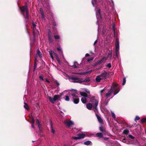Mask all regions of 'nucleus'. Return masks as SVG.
<instances>
[{
  "mask_svg": "<svg viewBox=\"0 0 146 146\" xmlns=\"http://www.w3.org/2000/svg\"><path fill=\"white\" fill-rule=\"evenodd\" d=\"M92 72V70H90L89 71L86 72V74H90Z\"/></svg>",
  "mask_w": 146,
  "mask_h": 146,
  "instance_id": "13d9d810",
  "label": "nucleus"
},
{
  "mask_svg": "<svg viewBox=\"0 0 146 146\" xmlns=\"http://www.w3.org/2000/svg\"><path fill=\"white\" fill-rule=\"evenodd\" d=\"M79 102V98H75L74 99L73 102L76 104H78Z\"/></svg>",
  "mask_w": 146,
  "mask_h": 146,
  "instance_id": "5701e85b",
  "label": "nucleus"
},
{
  "mask_svg": "<svg viewBox=\"0 0 146 146\" xmlns=\"http://www.w3.org/2000/svg\"><path fill=\"white\" fill-rule=\"evenodd\" d=\"M55 82L57 86H59V83L57 82V81H55Z\"/></svg>",
  "mask_w": 146,
  "mask_h": 146,
  "instance_id": "774afa93",
  "label": "nucleus"
},
{
  "mask_svg": "<svg viewBox=\"0 0 146 146\" xmlns=\"http://www.w3.org/2000/svg\"><path fill=\"white\" fill-rule=\"evenodd\" d=\"M115 50H119V40L118 38H116L115 42Z\"/></svg>",
  "mask_w": 146,
  "mask_h": 146,
  "instance_id": "9b49d317",
  "label": "nucleus"
},
{
  "mask_svg": "<svg viewBox=\"0 0 146 146\" xmlns=\"http://www.w3.org/2000/svg\"><path fill=\"white\" fill-rule=\"evenodd\" d=\"M96 0H92V3L93 6H95V4L96 3Z\"/></svg>",
  "mask_w": 146,
  "mask_h": 146,
  "instance_id": "72a5a7b5",
  "label": "nucleus"
},
{
  "mask_svg": "<svg viewBox=\"0 0 146 146\" xmlns=\"http://www.w3.org/2000/svg\"><path fill=\"white\" fill-rule=\"evenodd\" d=\"M141 122L143 123L145 122H146V118H143L141 120Z\"/></svg>",
  "mask_w": 146,
  "mask_h": 146,
  "instance_id": "2f4dec72",
  "label": "nucleus"
},
{
  "mask_svg": "<svg viewBox=\"0 0 146 146\" xmlns=\"http://www.w3.org/2000/svg\"><path fill=\"white\" fill-rule=\"evenodd\" d=\"M37 54L39 56L40 58H42V56H41V55H42L39 49H38L37 50Z\"/></svg>",
  "mask_w": 146,
  "mask_h": 146,
  "instance_id": "a878e982",
  "label": "nucleus"
},
{
  "mask_svg": "<svg viewBox=\"0 0 146 146\" xmlns=\"http://www.w3.org/2000/svg\"><path fill=\"white\" fill-rule=\"evenodd\" d=\"M107 29L106 28H103V29L102 30V33L104 35H106V32Z\"/></svg>",
  "mask_w": 146,
  "mask_h": 146,
  "instance_id": "cd10ccee",
  "label": "nucleus"
},
{
  "mask_svg": "<svg viewBox=\"0 0 146 146\" xmlns=\"http://www.w3.org/2000/svg\"><path fill=\"white\" fill-rule=\"evenodd\" d=\"M91 143V141H87L84 142V143L85 145H89Z\"/></svg>",
  "mask_w": 146,
  "mask_h": 146,
  "instance_id": "7c9ffc66",
  "label": "nucleus"
},
{
  "mask_svg": "<svg viewBox=\"0 0 146 146\" xmlns=\"http://www.w3.org/2000/svg\"><path fill=\"white\" fill-rule=\"evenodd\" d=\"M60 96L59 95H55L54 96L53 98L50 96L48 97V99L52 103H54L57 99L60 98Z\"/></svg>",
  "mask_w": 146,
  "mask_h": 146,
  "instance_id": "423d86ee",
  "label": "nucleus"
},
{
  "mask_svg": "<svg viewBox=\"0 0 146 146\" xmlns=\"http://www.w3.org/2000/svg\"><path fill=\"white\" fill-rule=\"evenodd\" d=\"M81 100L83 104H85L87 102V99L85 98H82Z\"/></svg>",
  "mask_w": 146,
  "mask_h": 146,
  "instance_id": "393cba45",
  "label": "nucleus"
},
{
  "mask_svg": "<svg viewBox=\"0 0 146 146\" xmlns=\"http://www.w3.org/2000/svg\"><path fill=\"white\" fill-rule=\"evenodd\" d=\"M38 127L39 129V131L40 132L41 131V125L40 124H38Z\"/></svg>",
  "mask_w": 146,
  "mask_h": 146,
  "instance_id": "09e8293b",
  "label": "nucleus"
},
{
  "mask_svg": "<svg viewBox=\"0 0 146 146\" xmlns=\"http://www.w3.org/2000/svg\"><path fill=\"white\" fill-rule=\"evenodd\" d=\"M77 136L79 137V138L80 139H81L84 138L86 136V135L83 133H79L77 135Z\"/></svg>",
  "mask_w": 146,
  "mask_h": 146,
  "instance_id": "2eb2a0df",
  "label": "nucleus"
},
{
  "mask_svg": "<svg viewBox=\"0 0 146 146\" xmlns=\"http://www.w3.org/2000/svg\"><path fill=\"white\" fill-rule=\"evenodd\" d=\"M117 86V84L112 83L111 88L108 91V93L106 94V99H108L110 97L112 93H113L114 95H115L119 92V90Z\"/></svg>",
  "mask_w": 146,
  "mask_h": 146,
  "instance_id": "f03ea898",
  "label": "nucleus"
},
{
  "mask_svg": "<svg viewBox=\"0 0 146 146\" xmlns=\"http://www.w3.org/2000/svg\"><path fill=\"white\" fill-rule=\"evenodd\" d=\"M91 101L94 106L93 107V110L96 112L95 110L98 111L97 106L98 105V101L96 99L95 97H92L91 98Z\"/></svg>",
  "mask_w": 146,
  "mask_h": 146,
  "instance_id": "20e7f679",
  "label": "nucleus"
},
{
  "mask_svg": "<svg viewBox=\"0 0 146 146\" xmlns=\"http://www.w3.org/2000/svg\"><path fill=\"white\" fill-rule=\"evenodd\" d=\"M40 11L41 14V19L42 21H44L45 20V15L44 14L42 8H40Z\"/></svg>",
  "mask_w": 146,
  "mask_h": 146,
  "instance_id": "9d476101",
  "label": "nucleus"
},
{
  "mask_svg": "<svg viewBox=\"0 0 146 146\" xmlns=\"http://www.w3.org/2000/svg\"><path fill=\"white\" fill-rule=\"evenodd\" d=\"M36 23H33V25L34 27H35L36 26Z\"/></svg>",
  "mask_w": 146,
  "mask_h": 146,
  "instance_id": "69168bd1",
  "label": "nucleus"
},
{
  "mask_svg": "<svg viewBox=\"0 0 146 146\" xmlns=\"http://www.w3.org/2000/svg\"><path fill=\"white\" fill-rule=\"evenodd\" d=\"M80 95L83 96V97H85L87 98L88 97V95L85 92H80Z\"/></svg>",
  "mask_w": 146,
  "mask_h": 146,
  "instance_id": "6ab92c4d",
  "label": "nucleus"
},
{
  "mask_svg": "<svg viewBox=\"0 0 146 146\" xmlns=\"http://www.w3.org/2000/svg\"><path fill=\"white\" fill-rule=\"evenodd\" d=\"M113 28V33H114V34H113V36L114 37H115V28Z\"/></svg>",
  "mask_w": 146,
  "mask_h": 146,
  "instance_id": "8fccbe9b",
  "label": "nucleus"
},
{
  "mask_svg": "<svg viewBox=\"0 0 146 146\" xmlns=\"http://www.w3.org/2000/svg\"><path fill=\"white\" fill-rule=\"evenodd\" d=\"M90 56V55L89 54H88V53H87L86 54H85V57H88V56Z\"/></svg>",
  "mask_w": 146,
  "mask_h": 146,
  "instance_id": "bf43d9fd",
  "label": "nucleus"
},
{
  "mask_svg": "<svg viewBox=\"0 0 146 146\" xmlns=\"http://www.w3.org/2000/svg\"><path fill=\"white\" fill-rule=\"evenodd\" d=\"M96 116L97 117V118L98 119V122L100 123L101 124H103V122L102 119L101 118V117L100 116H99L97 114H96Z\"/></svg>",
  "mask_w": 146,
  "mask_h": 146,
  "instance_id": "ddd939ff",
  "label": "nucleus"
},
{
  "mask_svg": "<svg viewBox=\"0 0 146 146\" xmlns=\"http://www.w3.org/2000/svg\"><path fill=\"white\" fill-rule=\"evenodd\" d=\"M127 127H129V128H131L133 126V125H127V126H126Z\"/></svg>",
  "mask_w": 146,
  "mask_h": 146,
  "instance_id": "680f3d73",
  "label": "nucleus"
},
{
  "mask_svg": "<svg viewBox=\"0 0 146 146\" xmlns=\"http://www.w3.org/2000/svg\"><path fill=\"white\" fill-rule=\"evenodd\" d=\"M140 119V118L138 116H136V117H135V121H136V122H137V121H136L137 120H139Z\"/></svg>",
  "mask_w": 146,
  "mask_h": 146,
  "instance_id": "79ce46f5",
  "label": "nucleus"
},
{
  "mask_svg": "<svg viewBox=\"0 0 146 146\" xmlns=\"http://www.w3.org/2000/svg\"><path fill=\"white\" fill-rule=\"evenodd\" d=\"M48 40L50 43H52L53 42V40L51 38V36L48 37Z\"/></svg>",
  "mask_w": 146,
  "mask_h": 146,
  "instance_id": "c9c22d12",
  "label": "nucleus"
},
{
  "mask_svg": "<svg viewBox=\"0 0 146 146\" xmlns=\"http://www.w3.org/2000/svg\"><path fill=\"white\" fill-rule=\"evenodd\" d=\"M126 81V80L125 78H123V82L122 84L123 85H125V83Z\"/></svg>",
  "mask_w": 146,
  "mask_h": 146,
  "instance_id": "c03bdc74",
  "label": "nucleus"
},
{
  "mask_svg": "<svg viewBox=\"0 0 146 146\" xmlns=\"http://www.w3.org/2000/svg\"><path fill=\"white\" fill-rule=\"evenodd\" d=\"M111 3L112 4V5H111V6L112 7L113 9H114V2H113V0H111V3Z\"/></svg>",
  "mask_w": 146,
  "mask_h": 146,
  "instance_id": "ea45409f",
  "label": "nucleus"
},
{
  "mask_svg": "<svg viewBox=\"0 0 146 146\" xmlns=\"http://www.w3.org/2000/svg\"><path fill=\"white\" fill-rule=\"evenodd\" d=\"M35 122V121L34 119L33 118H32V121H31V123L32 124V123L34 124Z\"/></svg>",
  "mask_w": 146,
  "mask_h": 146,
  "instance_id": "864d4df0",
  "label": "nucleus"
},
{
  "mask_svg": "<svg viewBox=\"0 0 146 146\" xmlns=\"http://www.w3.org/2000/svg\"><path fill=\"white\" fill-rule=\"evenodd\" d=\"M90 81V79L89 78H86L84 80H82L83 82H88Z\"/></svg>",
  "mask_w": 146,
  "mask_h": 146,
  "instance_id": "a19ab883",
  "label": "nucleus"
},
{
  "mask_svg": "<svg viewBox=\"0 0 146 146\" xmlns=\"http://www.w3.org/2000/svg\"><path fill=\"white\" fill-rule=\"evenodd\" d=\"M37 67V63L36 61H35L34 62V69H33V71H34Z\"/></svg>",
  "mask_w": 146,
  "mask_h": 146,
  "instance_id": "f704fd0d",
  "label": "nucleus"
},
{
  "mask_svg": "<svg viewBox=\"0 0 146 146\" xmlns=\"http://www.w3.org/2000/svg\"><path fill=\"white\" fill-rule=\"evenodd\" d=\"M56 49H57V50L59 52L60 54H62V51L61 50V48H57Z\"/></svg>",
  "mask_w": 146,
  "mask_h": 146,
  "instance_id": "473e14b6",
  "label": "nucleus"
},
{
  "mask_svg": "<svg viewBox=\"0 0 146 146\" xmlns=\"http://www.w3.org/2000/svg\"><path fill=\"white\" fill-rule=\"evenodd\" d=\"M119 50H117H117H115V55L116 57L117 58L118 57V54L119 53Z\"/></svg>",
  "mask_w": 146,
  "mask_h": 146,
  "instance_id": "e433bc0d",
  "label": "nucleus"
},
{
  "mask_svg": "<svg viewBox=\"0 0 146 146\" xmlns=\"http://www.w3.org/2000/svg\"><path fill=\"white\" fill-rule=\"evenodd\" d=\"M99 129L103 133L106 132V129L104 128L102 125L99 127Z\"/></svg>",
  "mask_w": 146,
  "mask_h": 146,
  "instance_id": "f3484780",
  "label": "nucleus"
},
{
  "mask_svg": "<svg viewBox=\"0 0 146 146\" xmlns=\"http://www.w3.org/2000/svg\"><path fill=\"white\" fill-rule=\"evenodd\" d=\"M85 91L88 94L90 93V91L86 89L85 90Z\"/></svg>",
  "mask_w": 146,
  "mask_h": 146,
  "instance_id": "4d7b16f0",
  "label": "nucleus"
},
{
  "mask_svg": "<svg viewBox=\"0 0 146 146\" xmlns=\"http://www.w3.org/2000/svg\"><path fill=\"white\" fill-rule=\"evenodd\" d=\"M106 67H108L109 68H110L111 67V64L110 63H109L108 64L106 65Z\"/></svg>",
  "mask_w": 146,
  "mask_h": 146,
  "instance_id": "58836bf2",
  "label": "nucleus"
},
{
  "mask_svg": "<svg viewBox=\"0 0 146 146\" xmlns=\"http://www.w3.org/2000/svg\"><path fill=\"white\" fill-rule=\"evenodd\" d=\"M46 18L49 21L47 23L48 26L50 27L52 24V26L57 27V24L55 22L53 21L54 20V14L52 11L50 10H48L46 11Z\"/></svg>",
  "mask_w": 146,
  "mask_h": 146,
  "instance_id": "f257e3e1",
  "label": "nucleus"
},
{
  "mask_svg": "<svg viewBox=\"0 0 146 146\" xmlns=\"http://www.w3.org/2000/svg\"><path fill=\"white\" fill-rule=\"evenodd\" d=\"M115 24L113 23L112 24V27H115Z\"/></svg>",
  "mask_w": 146,
  "mask_h": 146,
  "instance_id": "0e129e2a",
  "label": "nucleus"
},
{
  "mask_svg": "<svg viewBox=\"0 0 146 146\" xmlns=\"http://www.w3.org/2000/svg\"><path fill=\"white\" fill-rule=\"evenodd\" d=\"M54 54H55V58L58 62V63L60 64V61L59 59V58L58 56V55L56 53H54Z\"/></svg>",
  "mask_w": 146,
  "mask_h": 146,
  "instance_id": "412c9836",
  "label": "nucleus"
},
{
  "mask_svg": "<svg viewBox=\"0 0 146 146\" xmlns=\"http://www.w3.org/2000/svg\"><path fill=\"white\" fill-rule=\"evenodd\" d=\"M64 123L66 124L68 127H70L71 126L74 125V122L71 120L66 121Z\"/></svg>",
  "mask_w": 146,
  "mask_h": 146,
  "instance_id": "f8f14e48",
  "label": "nucleus"
},
{
  "mask_svg": "<svg viewBox=\"0 0 146 146\" xmlns=\"http://www.w3.org/2000/svg\"><path fill=\"white\" fill-rule=\"evenodd\" d=\"M49 53L50 55V57L52 59H54V57L53 56V54H52V50H50L49 51Z\"/></svg>",
  "mask_w": 146,
  "mask_h": 146,
  "instance_id": "c756f323",
  "label": "nucleus"
},
{
  "mask_svg": "<svg viewBox=\"0 0 146 146\" xmlns=\"http://www.w3.org/2000/svg\"><path fill=\"white\" fill-rule=\"evenodd\" d=\"M96 136L100 138H102L103 137V135L102 133H98L96 134Z\"/></svg>",
  "mask_w": 146,
  "mask_h": 146,
  "instance_id": "b1692460",
  "label": "nucleus"
},
{
  "mask_svg": "<svg viewBox=\"0 0 146 146\" xmlns=\"http://www.w3.org/2000/svg\"><path fill=\"white\" fill-rule=\"evenodd\" d=\"M93 59H94V58H93L92 57L90 58H89L88 59L87 61L88 62H90L91 61H92L93 60Z\"/></svg>",
  "mask_w": 146,
  "mask_h": 146,
  "instance_id": "49530a36",
  "label": "nucleus"
},
{
  "mask_svg": "<svg viewBox=\"0 0 146 146\" xmlns=\"http://www.w3.org/2000/svg\"><path fill=\"white\" fill-rule=\"evenodd\" d=\"M111 113L112 117L114 118H115L116 117L115 114L113 112H111Z\"/></svg>",
  "mask_w": 146,
  "mask_h": 146,
  "instance_id": "de8ad7c7",
  "label": "nucleus"
},
{
  "mask_svg": "<svg viewBox=\"0 0 146 146\" xmlns=\"http://www.w3.org/2000/svg\"><path fill=\"white\" fill-rule=\"evenodd\" d=\"M45 1H46V2L44 3L43 6L48 9V10L46 11H46L48 10H50H50V6L49 3V0H45Z\"/></svg>",
  "mask_w": 146,
  "mask_h": 146,
  "instance_id": "1a4fd4ad",
  "label": "nucleus"
},
{
  "mask_svg": "<svg viewBox=\"0 0 146 146\" xmlns=\"http://www.w3.org/2000/svg\"><path fill=\"white\" fill-rule=\"evenodd\" d=\"M72 68H76L77 67V66H76V65H74L73 66H72Z\"/></svg>",
  "mask_w": 146,
  "mask_h": 146,
  "instance_id": "338daca9",
  "label": "nucleus"
},
{
  "mask_svg": "<svg viewBox=\"0 0 146 146\" xmlns=\"http://www.w3.org/2000/svg\"><path fill=\"white\" fill-rule=\"evenodd\" d=\"M123 133L124 134L127 135L129 133V131L128 129H125L123 130Z\"/></svg>",
  "mask_w": 146,
  "mask_h": 146,
  "instance_id": "bb28decb",
  "label": "nucleus"
},
{
  "mask_svg": "<svg viewBox=\"0 0 146 146\" xmlns=\"http://www.w3.org/2000/svg\"><path fill=\"white\" fill-rule=\"evenodd\" d=\"M65 100L67 101H69L70 99L68 96L67 95L65 96Z\"/></svg>",
  "mask_w": 146,
  "mask_h": 146,
  "instance_id": "4c0bfd02",
  "label": "nucleus"
},
{
  "mask_svg": "<svg viewBox=\"0 0 146 146\" xmlns=\"http://www.w3.org/2000/svg\"><path fill=\"white\" fill-rule=\"evenodd\" d=\"M21 9L24 17L25 18L26 17L27 19H29V17L27 6L26 5L25 6H23L21 8Z\"/></svg>",
  "mask_w": 146,
  "mask_h": 146,
  "instance_id": "7ed1b4c3",
  "label": "nucleus"
},
{
  "mask_svg": "<svg viewBox=\"0 0 146 146\" xmlns=\"http://www.w3.org/2000/svg\"><path fill=\"white\" fill-rule=\"evenodd\" d=\"M50 125H51V128L52 129V132L53 133H54L55 132V130L53 129V127H52V123L51 122H50Z\"/></svg>",
  "mask_w": 146,
  "mask_h": 146,
  "instance_id": "c85d7f7f",
  "label": "nucleus"
},
{
  "mask_svg": "<svg viewBox=\"0 0 146 146\" xmlns=\"http://www.w3.org/2000/svg\"><path fill=\"white\" fill-rule=\"evenodd\" d=\"M128 137L132 139H133L135 138V137L131 135H129Z\"/></svg>",
  "mask_w": 146,
  "mask_h": 146,
  "instance_id": "a18cd8bd",
  "label": "nucleus"
},
{
  "mask_svg": "<svg viewBox=\"0 0 146 146\" xmlns=\"http://www.w3.org/2000/svg\"><path fill=\"white\" fill-rule=\"evenodd\" d=\"M105 91V90L104 89H103L100 91V93L101 94H102L103 92H104Z\"/></svg>",
  "mask_w": 146,
  "mask_h": 146,
  "instance_id": "e2e57ef3",
  "label": "nucleus"
},
{
  "mask_svg": "<svg viewBox=\"0 0 146 146\" xmlns=\"http://www.w3.org/2000/svg\"><path fill=\"white\" fill-rule=\"evenodd\" d=\"M111 17L110 15H108L106 19V22H108L109 24H110L111 23V21L110 20Z\"/></svg>",
  "mask_w": 146,
  "mask_h": 146,
  "instance_id": "a211bd4d",
  "label": "nucleus"
},
{
  "mask_svg": "<svg viewBox=\"0 0 146 146\" xmlns=\"http://www.w3.org/2000/svg\"><path fill=\"white\" fill-rule=\"evenodd\" d=\"M102 79V78L99 75L97 76L96 79V80L97 82H99Z\"/></svg>",
  "mask_w": 146,
  "mask_h": 146,
  "instance_id": "aec40b11",
  "label": "nucleus"
},
{
  "mask_svg": "<svg viewBox=\"0 0 146 146\" xmlns=\"http://www.w3.org/2000/svg\"><path fill=\"white\" fill-rule=\"evenodd\" d=\"M39 78L40 80H41L42 81H43L44 80L42 76H39Z\"/></svg>",
  "mask_w": 146,
  "mask_h": 146,
  "instance_id": "5fc2aeb1",
  "label": "nucleus"
},
{
  "mask_svg": "<svg viewBox=\"0 0 146 146\" xmlns=\"http://www.w3.org/2000/svg\"><path fill=\"white\" fill-rule=\"evenodd\" d=\"M108 56L111 58L112 57V53H109L108 54Z\"/></svg>",
  "mask_w": 146,
  "mask_h": 146,
  "instance_id": "6e6d98bb",
  "label": "nucleus"
},
{
  "mask_svg": "<svg viewBox=\"0 0 146 146\" xmlns=\"http://www.w3.org/2000/svg\"><path fill=\"white\" fill-rule=\"evenodd\" d=\"M24 104H25L24 106V108L25 109L27 110H29V108L28 105L26 102H24Z\"/></svg>",
  "mask_w": 146,
  "mask_h": 146,
  "instance_id": "4be33fe9",
  "label": "nucleus"
},
{
  "mask_svg": "<svg viewBox=\"0 0 146 146\" xmlns=\"http://www.w3.org/2000/svg\"><path fill=\"white\" fill-rule=\"evenodd\" d=\"M96 11V16L97 19L101 18V16L100 14V9L96 7L95 8Z\"/></svg>",
  "mask_w": 146,
  "mask_h": 146,
  "instance_id": "6e6552de",
  "label": "nucleus"
},
{
  "mask_svg": "<svg viewBox=\"0 0 146 146\" xmlns=\"http://www.w3.org/2000/svg\"><path fill=\"white\" fill-rule=\"evenodd\" d=\"M60 36L59 35H56L54 36V38L55 39H58L60 38Z\"/></svg>",
  "mask_w": 146,
  "mask_h": 146,
  "instance_id": "37998d69",
  "label": "nucleus"
},
{
  "mask_svg": "<svg viewBox=\"0 0 146 146\" xmlns=\"http://www.w3.org/2000/svg\"><path fill=\"white\" fill-rule=\"evenodd\" d=\"M51 36V33L50 32V31H49L48 33V37H49V36Z\"/></svg>",
  "mask_w": 146,
  "mask_h": 146,
  "instance_id": "052dcab7",
  "label": "nucleus"
},
{
  "mask_svg": "<svg viewBox=\"0 0 146 146\" xmlns=\"http://www.w3.org/2000/svg\"><path fill=\"white\" fill-rule=\"evenodd\" d=\"M104 59V58H102V59H100L98 61H97L94 64L93 66H96L97 65H98L99 63H101L103 62V60Z\"/></svg>",
  "mask_w": 146,
  "mask_h": 146,
  "instance_id": "4468645a",
  "label": "nucleus"
},
{
  "mask_svg": "<svg viewBox=\"0 0 146 146\" xmlns=\"http://www.w3.org/2000/svg\"><path fill=\"white\" fill-rule=\"evenodd\" d=\"M36 124H37V125L40 124V121L38 119H36Z\"/></svg>",
  "mask_w": 146,
  "mask_h": 146,
  "instance_id": "603ef678",
  "label": "nucleus"
},
{
  "mask_svg": "<svg viewBox=\"0 0 146 146\" xmlns=\"http://www.w3.org/2000/svg\"><path fill=\"white\" fill-rule=\"evenodd\" d=\"M69 79L71 80L72 82L74 83H78L81 84L83 82V79H80L77 77L73 76L69 78Z\"/></svg>",
  "mask_w": 146,
  "mask_h": 146,
  "instance_id": "39448f33",
  "label": "nucleus"
},
{
  "mask_svg": "<svg viewBox=\"0 0 146 146\" xmlns=\"http://www.w3.org/2000/svg\"><path fill=\"white\" fill-rule=\"evenodd\" d=\"M73 139H74L77 140L80 139V138H79V137H73Z\"/></svg>",
  "mask_w": 146,
  "mask_h": 146,
  "instance_id": "3c124183",
  "label": "nucleus"
},
{
  "mask_svg": "<svg viewBox=\"0 0 146 146\" xmlns=\"http://www.w3.org/2000/svg\"><path fill=\"white\" fill-rule=\"evenodd\" d=\"M109 74H108L106 71H104L102 72L100 76L102 79H105L109 77Z\"/></svg>",
  "mask_w": 146,
  "mask_h": 146,
  "instance_id": "0eeeda50",
  "label": "nucleus"
},
{
  "mask_svg": "<svg viewBox=\"0 0 146 146\" xmlns=\"http://www.w3.org/2000/svg\"><path fill=\"white\" fill-rule=\"evenodd\" d=\"M87 108L89 110H91L92 108V104L91 103H88L86 104Z\"/></svg>",
  "mask_w": 146,
  "mask_h": 146,
  "instance_id": "dca6fc26",
  "label": "nucleus"
}]
</instances>
